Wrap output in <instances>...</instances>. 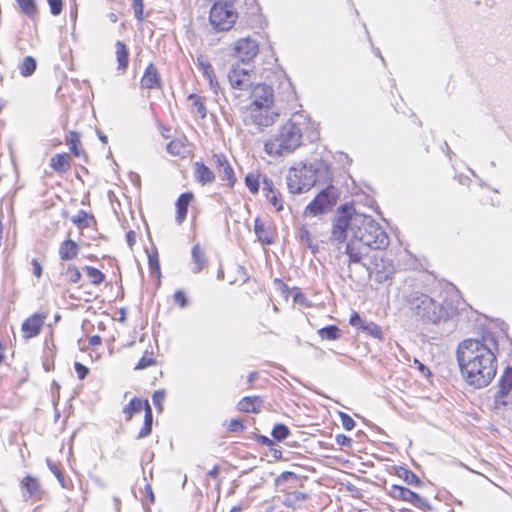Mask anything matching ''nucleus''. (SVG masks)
Returning a JSON list of instances; mask_svg holds the SVG:
<instances>
[{
	"label": "nucleus",
	"instance_id": "6",
	"mask_svg": "<svg viewBox=\"0 0 512 512\" xmlns=\"http://www.w3.org/2000/svg\"><path fill=\"white\" fill-rule=\"evenodd\" d=\"M339 199L338 189L334 185H328L322 189L312 201L305 207V217H317L324 215L335 207Z\"/></svg>",
	"mask_w": 512,
	"mask_h": 512
},
{
	"label": "nucleus",
	"instance_id": "43",
	"mask_svg": "<svg viewBox=\"0 0 512 512\" xmlns=\"http://www.w3.org/2000/svg\"><path fill=\"white\" fill-rule=\"evenodd\" d=\"M263 177H261L260 173H248L245 176V184L250 191L251 194H257L260 188V182H262Z\"/></svg>",
	"mask_w": 512,
	"mask_h": 512
},
{
	"label": "nucleus",
	"instance_id": "27",
	"mask_svg": "<svg viewBox=\"0 0 512 512\" xmlns=\"http://www.w3.org/2000/svg\"><path fill=\"white\" fill-rule=\"evenodd\" d=\"M262 404L260 396H246L238 402L237 407L241 412L257 414L261 411Z\"/></svg>",
	"mask_w": 512,
	"mask_h": 512
},
{
	"label": "nucleus",
	"instance_id": "5",
	"mask_svg": "<svg viewBox=\"0 0 512 512\" xmlns=\"http://www.w3.org/2000/svg\"><path fill=\"white\" fill-rule=\"evenodd\" d=\"M236 0H216L209 11V23L216 32L230 31L238 21Z\"/></svg>",
	"mask_w": 512,
	"mask_h": 512
},
{
	"label": "nucleus",
	"instance_id": "64",
	"mask_svg": "<svg viewBox=\"0 0 512 512\" xmlns=\"http://www.w3.org/2000/svg\"><path fill=\"white\" fill-rule=\"evenodd\" d=\"M127 244L132 248L136 243V233L132 230L128 231L125 235Z\"/></svg>",
	"mask_w": 512,
	"mask_h": 512
},
{
	"label": "nucleus",
	"instance_id": "4",
	"mask_svg": "<svg viewBox=\"0 0 512 512\" xmlns=\"http://www.w3.org/2000/svg\"><path fill=\"white\" fill-rule=\"evenodd\" d=\"M276 97L280 101L296 99L295 87L282 70H271L263 82L251 86L248 105L274 106Z\"/></svg>",
	"mask_w": 512,
	"mask_h": 512
},
{
	"label": "nucleus",
	"instance_id": "53",
	"mask_svg": "<svg viewBox=\"0 0 512 512\" xmlns=\"http://www.w3.org/2000/svg\"><path fill=\"white\" fill-rule=\"evenodd\" d=\"M225 426L227 430L232 433L242 432L245 429L243 421L239 418L230 419L225 423Z\"/></svg>",
	"mask_w": 512,
	"mask_h": 512
},
{
	"label": "nucleus",
	"instance_id": "24",
	"mask_svg": "<svg viewBox=\"0 0 512 512\" xmlns=\"http://www.w3.org/2000/svg\"><path fill=\"white\" fill-rule=\"evenodd\" d=\"M193 174L195 180L201 185H207L215 181V173L202 161H196L193 164Z\"/></svg>",
	"mask_w": 512,
	"mask_h": 512
},
{
	"label": "nucleus",
	"instance_id": "32",
	"mask_svg": "<svg viewBox=\"0 0 512 512\" xmlns=\"http://www.w3.org/2000/svg\"><path fill=\"white\" fill-rule=\"evenodd\" d=\"M72 223L76 225L80 230L95 226L96 225V219L94 215L90 212H87L85 210H80L77 215L72 217L71 219Z\"/></svg>",
	"mask_w": 512,
	"mask_h": 512
},
{
	"label": "nucleus",
	"instance_id": "20",
	"mask_svg": "<svg viewBox=\"0 0 512 512\" xmlns=\"http://www.w3.org/2000/svg\"><path fill=\"white\" fill-rule=\"evenodd\" d=\"M262 184V191L266 200L277 212L282 211L285 201L279 189L274 185L273 181L268 179L266 176H263Z\"/></svg>",
	"mask_w": 512,
	"mask_h": 512
},
{
	"label": "nucleus",
	"instance_id": "7",
	"mask_svg": "<svg viewBox=\"0 0 512 512\" xmlns=\"http://www.w3.org/2000/svg\"><path fill=\"white\" fill-rule=\"evenodd\" d=\"M415 312L426 323L437 324L449 318L447 307L427 295L417 299Z\"/></svg>",
	"mask_w": 512,
	"mask_h": 512
},
{
	"label": "nucleus",
	"instance_id": "49",
	"mask_svg": "<svg viewBox=\"0 0 512 512\" xmlns=\"http://www.w3.org/2000/svg\"><path fill=\"white\" fill-rule=\"evenodd\" d=\"M290 434L289 428L284 424H277L272 429V436L277 441L286 439Z\"/></svg>",
	"mask_w": 512,
	"mask_h": 512
},
{
	"label": "nucleus",
	"instance_id": "38",
	"mask_svg": "<svg viewBox=\"0 0 512 512\" xmlns=\"http://www.w3.org/2000/svg\"><path fill=\"white\" fill-rule=\"evenodd\" d=\"M83 270L92 285L99 286L105 281V274L99 269L93 266H85Z\"/></svg>",
	"mask_w": 512,
	"mask_h": 512
},
{
	"label": "nucleus",
	"instance_id": "62",
	"mask_svg": "<svg viewBox=\"0 0 512 512\" xmlns=\"http://www.w3.org/2000/svg\"><path fill=\"white\" fill-rule=\"evenodd\" d=\"M414 364L416 366V368L425 376V377H429L431 376V371L429 370L428 367H426L423 363H421L419 360L415 359L414 360Z\"/></svg>",
	"mask_w": 512,
	"mask_h": 512
},
{
	"label": "nucleus",
	"instance_id": "45",
	"mask_svg": "<svg viewBox=\"0 0 512 512\" xmlns=\"http://www.w3.org/2000/svg\"><path fill=\"white\" fill-rule=\"evenodd\" d=\"M499 391L510 393L512 390V368L504 370L503 374L499 379Z\"/></svg>",
	"mask_w": 512,
	"mask_h": 512
},
{
	"label": "nucleus",
	"instance_id": "52",
	"mask_svg": "<svg viewBox=\"0 0 512 512\" xmlns=\"http://www.w3.org/2000/svg\"><path fill=\"white\" fill-rule=\"evenodd\" d=\"M299 239L301 240V242L306 243L308 247H310V248L313 247V244H312L313 235L306 225H302L299 228Z\"/></svg>",
	"mask_w": 512,
	"mask_h": 512
},
{
	"label": "nucleus",
	"instance_id": "37",
	"mask_svg": "<svg viewBox=\"0 0 512 512\" xmlns=\"http://www.w3.org/2000/svg\"><path fill=\"white\" fill-rule=\"evenodd\" d=\"M37 68V62L34 57L26 56L18 65L19 73L22 77H30Z\"/></svg>",
	"mask_w": 512,
	"mask_h": 512
},
{
	"label": "nucleus",
	"instance_id": "31",
	"mask_svg": "<svg viewBox=\"0 0 512 512\" xmlns=\"http://www.w3.org/2000/svg\"><path fill=\"white\" fill-rule=\"evenodd\" d=\"M115 49L116 60L118 63L117 69L125 71L129 65V50L121 41H117L115 43Z\"/></svg>",
	"mask_w": 512,
	"mask_h": 512
},
{
	"label": "nucleus",
	"instance_id": "14",
	"mask_svg": "<svg viewBox=\"0 0 512 512\" xmlns=\"http://www.w3.org/2000/svg\"><path fill=\"white\" fill-rule=\"evenodd\" d=\"M47 318L46 312H35L28 316L21 325L22 337L25 340L37 337L43 330Z\"/></svg>",
	"mask_w": 512,
	"mask_h": 512
},
{
	"label": "nucleus",
	"instance_id": "23",
	"mask_svg": "<svg viewBox=\"0 0 512 512\" xmlns=\"http://www.w3.org/2000/svg\"><path fill=\"white\" fill-rule=\"evenodd\" d=\"M474 200L483 207H494L497 205V192L487 186L479 185L473 191Z\"/></svg>",
	"mask_w": 512,
	"mask_h": 512
},
{
	"label": "nucleus",
	"instance_id": "44",
	"mask_svg": "<svg viewBox=\"0 0 512 512\" xmlns=\"http://www.w3.org/2000/svg\"><path fill=\"white\" fill-rule=\"evenodd\" d=\"M82 351H95L102 344V339L98 335L87 336L79 341Z\"/></svg>",
	"mask_w": 512,
	"mask_h": 512
},
{
	"label": "nucleus",
	"instance_id": "58",
	"mask_svg": "<svg viewBox=\"0 0 512 512\" xmlns=\"http://www.w3.org/2000/svg\"><path fill=\"white\" fill-rule=\"evenodd\" d=\"M349 324L362 330L363 326L366 324V321L361 318L358 312H353L350 316Z\"/></svg>",
	"mask_w": 512,
	"mask_h": 512
},
{
	"label": "nucleus",
	"instance_id": "51",
	"mask_svg": "<svg viewBox=\"0 0 512 512\" xmlns=\"http://www.w3.org/2000/svg\"><path fill=\"white\" fill-rule=\"evenodd\" d=\"M172 300L175 305L180 308H185L188 305V298L185 291L179 289L176 290L172 295Z\"/></svg>",
	"mask_w": 512,
	"mask_h": 512
},
{
	"label": "nucleus",
	"instance_id": "48",
	"mask_svg": "<svg viewBox=\"0 0 512 512\" xmlns=\"http://www.w3.org/2000/svg\"><path fill=\"white\" fill-rule=\"evenodd\" d=\"M148 267L152 274H154L156 277L160 276V263L157 251H151L148 253Z\"/></svg>",
	"mask_w": 512,
	"mask_h": 512
},
{
	"label": "nucleus",
	"instance_id": "18",
	"mask_svg": "<svg viewBox=\"0 0 512 512\" xmlns=\"http://www.w3.org/2000/svg\"><path fill=\"white\" fill-rule=\"evenodd\" d=\"M163 82L161 74L154 63H149L140 79V89L147 91L162 90Z\"/></svg>",
	"mask_w": 512,
	"mask_h": 512
},
{
	"label": "nucleus",
	"instance_id": "16",
	"mask_svg": "<svg viewBox=\"0 0 512 512\" xmlns=\"http://www.w3.org/2000/svg\"><path fill=\"white\" fill-rule=\"evenodd\" d=\"M211 160L220 175L222 181H225L227 186L233 188L237 182L235 172L229 163L224 153H212Z\"/></svg>",
	"mask_w": 512,
	"mask_h": 512
},
{
	"label": "nucleus",
	"instance_id": "30",
	"mask_svg": "<svg viewBox=\"0 0 512 512\" xmlns=\"http://www.w3.org/2000/svg\"><path fill=\"white\" fill-rule=\"evenodd\" d=\"M393 469L394 474L402 479L406 484L414 487H420L422 485V481L413 471L402 466H396L393 467Z\"/></svg>",
	"mask_w": 512,
	"mask_h": 512
},
{
	"label": "nucleus",
	"instance_id": "29",
	"mask_svg": "<svg viewBox=\"0 0 512 512\" xmlns=\"http://www.w3.org/2000/svg\"><path fill=\"white\" fill-rule=\"evenodd\" d=\"M308 499V495L300 491H290L285 493L283 505L287 508L297 510Z\"/></svg>",
	"mask_w": 512,
	"mask_h": 512
},
{
	"label": "nucleus",
	"instance_id": "25",
	"mask_svg": "<svg viewBox=\"0 0 512 512\" xmlns=\"http://www.w3.org/2000/svg\"><path fill=\"white\" fill-rule=\"evenodd\" d=\"M49 165L55 173L63 175L71 169L72 158L65 152L57 153L50 158Z\"/></svg>",
	"mask_w": 512,
	"mask_h": 512
},
{
	"label": "nucleus",
	"instance_id": "56",
	"mask_svg": "<svg viewBox=\"0 0 512 512\" xmlns=\"http://www.w3.org/2000/svg\"><path fill=\"white\" fill-rule=\"evenodd\" d=\"M339 416H340L341 424L345 430L350 431L355 427V421L353 420V418L350 415H348L344 412H341Z\"/></svg>",
	"mask_w": 512,
	"mask_h": 512
},
{
	"label": "nucleus",
	"instance_id": "46",
	"mask_svg": "<svg viewBox=\"0 0 512 512\" xmlns=\"http://www.w3.org/2000/svg\"><path fill=\"white\" fill-rule=\"evenodd\" d=\"M46 464L50 471L53 473V475L57 478L60 486L62 488H67V481L65 479V476L63 474L62 468L60 464H56L50 459L46 460Z\"/></svg>",
	"mask_w": 512,
	"mask_h": 512
},
{
	"label": "nucleus",
	"instance_id": "19",
	"mask_svg": "<svg viewBox=\"0 0 512 512\" xmlns=\"http://www.w3.org/2000/svg\"><path fill=\"white\" fill-rule=\"evenodd\" d=\"M254 232L258 241L263 245H272L277 239L276 226L269 221L256 218L254 221Z\"/></svg>",
	"mask_w": 512,
	"mask_h": 512
},
{
	"label": "nucleus",
	"instance_id": "55",
	"mask_svg": "<svg viewBox=\"0 0 512 512\" xmlns=\"http://www.w3.org/2000/svg\"><path fill=\"white\" fill-rule=\"evenodd\" d=\"M132 8L134 10V15H135L136 19L139 20V21H143V19H144V15H143V10H144L143 0H132Z\"/></svg>",
	"mask_w": 512,
	"mask_h": 512
},
{
	"label": "nucleus",
	"instance_id": "2",
	"mask_svg": "<svg viewBox=\"0 0 512 512\" xmlns=\"http://www.w3.org/2000/svg\"><path fill=\"white\" fill-rule=\"evenodd\" d=\"M498 341L491 332L461 341L456 359L466 384L475 389L488 386L497 373Z\"/></svg>",
	"mask_w": 512,
	"mask_h": 512
},
{
	"label": "nucleus",
	"instance_id": "54",
	"mask_svg": "<svg viewBox=\"0 0 512 512\" xmlns=\"http://www.w3.org/2000/svg\"><path fill=\"white\" fill-rule=\"evenodd\" d=\"M47 3L50 8V13L53 16H58L64 7V1L63 0H47Z\"/></svg>",
	"mask_w": 512,
	"mask_h": 512
},
{
	"label": "nucleus",
	"instance_id": "50",
	"mask_svg": "<svg viewBox=\"0 0 512 512\" xmlns=\"http://www.w3.org/2000/svg\"><path fill=\"white\" fill-rule=\"evenodd\" d=\"M291 292L293 293V302L305 307H310V302L308 301L305 294L300 290L298 287H293L291 289Z\"/></svg>",
	"mask_w": 512,
	"mask_h": 512
},
{
	"label": "nucleus",
	"instance_id": "41",
	"mask_svg": "<svg viewBox=\"0 0 512 512\" xmlns=\"http://www.w3.org/2000/svg\"><path fill=\"white\" fill-rule=\"evenodd\" d=\"M20 11L30 18H35L38 9L35 0H16Z\"/></svg>",
	"mask_w": 512,
	"mask_h": 512
},
{
	"label": "nucleus",
	"instance_id": "9",
	"mask_svg": "<svg viewBox=\"0 0 512 512\" xmlns=\"http://www.w3.org/2000/svg\"><path fill=\"white\" fill-rule=\"evenodd\" d=\"M360 215L355 213L351 205L345 204L339 207L331 229L332 239L340 243L344 242L347 238L348 230L350 229L352 233L355 230L354 218Z\"/></svg>",
	"mask_w": 512,
	"mask_h": 512
},
{
	"label": "nucleus",
	"instance_id": "57",
	"mask_svg": "<svg viewBox=\"0 0 512 512\" xmlns=\"http://www.w3.org/2000/svg\"><path fill=\"white\" fill-rule=\"evenodd\" d=\"M165 399V392L162 390L155 391L152 395V400L155 407L161 412L163 410V402Z\"/></svg>",
	"mask_w": 512,
	"mask_h": 512
},
{
	"label": "nucleus",
	"instance_id": "3",
	"mask_svg": "<svg viewBox=\"0 0 512 512\" xmlns=\"http://www.w3.org/2000/svg\"><path fill=\"white\" fill-rule=\"evenodd\" d=\"M319 136L318 124L304 113H295L264 143V151L271 157H281L298 149L303 139L310 141Z\"/></svg>",
	"mask_w": 512,
	"mask_h": 512
},
{
	"label": "nucleus",
	"instance_id": "47",
	"mask_svg": "<svg viewBox=\"0 0 512 512\" xmlns=\"http://www.w3.org/2000/svg\"><path fill=\"white\" fill-rule=\"evenodd\" d=\"M361 331L375 339H378V340L383 339L382 328L374 322H366V324L363 326V329Z\"/></svg>",
	"mask_w": 512,
	"mask_h": 512
},
{
	"label": "nucleus",
	"instance_id": "33",
	"mask_svg": "<svg viewBox=\"0 0 512 512\" xmlns=\"http://www.w3.org/2000/svg\"><path fill=\"white\" fill-rule=\"evenodd\" d=\"M188 100L190 101L191 112L202 119L205 118L207 115L205 99L198 94L192 93L188 96Z\"/></svg>",
	"mask_w": 512,
	"mask_h": 512
},
{
	"label": "nucleus",
	"instance_id": "11",
	"mask_svg": "<svg viewBox=\"0 0 512 512\" xmlns=\"http://www.w3.org/2000/svg\"><path fill=\"white\" fill-rule=\"evenodd\" d=\"M245 111L249 123L260 131L274 125L279 118V112L275 110L274 106L247 105Z\"/></svg>",
	"mask_w": 512,
	"mask_h": 512
},
{
	"label": "nucleus",
	"instance_id": "1",
	"mask_svg": "<svg viewBox=\"0 0 512 512\" xmlns=\"http://www.w3.org/2000/svg\"><path fill=\"white\" fill-rule=\"evenodd\" d=\"M353 239L346 246L350 263H364L378 279L385 280L394 272L391 253L387 251L389 236L382 226L372 217L366 215L354 218Z\"/></svg>",
	"mask_w": 512,
	"mask_h": 512
},
{
	"label": "nucleus",
	"instance_id": "13",
	"mask_svg": "<svg viewBox=\"0 0 512 512\" xmlns=\"http://www.w3.org/2000/svg\"><path fill=\"white\" fill-rule=\"evenodd\" d=\"M259 44L251 37L238 39L233 45V56L242 63L252 62L259 54Z\"/></svg>",
	"mask_w": 512,
	"mask_h": 512
},
{
	"label": "nucleus",
	"instance_id": "21",
	"mask_svg": "<svg viewBox=\"0 0 512 512\" xmlns=\"http://www.w3.org/2000/svg\"><path fill=\"white\" fill-rule=\"evenodd\" d=\"M20 487L25 491V497L34 500H41L44 493L39 479L32 475H26L20 481Z\"/></svg>",
	"mask_w": 512,
	"mask_h": 512
},
{
	"label": "nucleus",
	"instance_id": "59",
	"mask_svg": "<svg viewBox=\"0 0 512 512\" xmlns=\"http://www.w3.org/2000/svg\"><path fill=\"white\" fill-rule=\"evenodd\" d=\"M74 369L80 380H83L89 373V369L80 362H75Z\"/></svg>",
	"mask_w": 512,
	"mask_h": 512
},
{
	"label": "nucleus",
	"instance_id": "15",
	"mask_svg": "<svg viewBox=\"0 0 512 512\" xmlns=\"http://www.w3.org/2000/svg\"><path fill=\"white\" fill-rule=\"evenodd\" d=\"M252 69H245L234 64L228 72V80L233 89L246 90L252 86Z\"/></svg>",
	"mask_w": 512,
	"mask_h": 512
},
{
	"label": "nucleus",
	"instance_id": "10",
	"mask_svg": "<svg viewBox=\"0 0 512 512\" xmlns=\"http://www.w3.org/2000/svg\"><path fill=\"white\" fill-rule=\"evenodd\" d=\"M316 182L314 171L311 167L302 165L293 167L287 176L288 190L293 194H300L308 191Z\"/></svg>",
	"mask_w": 512,
	"mask_h": 512
},
{
	"label": "nucleus",
	"instance_id": "61",
	"mask_svg": "<svg viewBox=\"0 0 512 512\" xmlns=\"http://www.w3.org/2000/svg\"><path fill=\"white\" fill-rule=\"evenodd\" d=\"M32 271L36 278H40L42 276V266L41 263L37 259H32L31 261Z\"/></svg>",
	"mask_w": 512,
	"mask_h": 512
},
{
	"label": "nucleus",
	"instance_id": "17",
	"mask_svg": "<svg viewBox=\"0 0 512 512\" xmlns=\"http://www.w3.org/2000/svg\"><path fill=\"white\" fill-rule=\"evenodd\" d=\"M142 344L143 343L140 342L136 347L137 351L141 353V357L133 367L135 371H142L159 365L158 347L149 344L146 348H143Z\"/></svg>",
	"mask_w": 512,
	"mask_h": 512
},
{
	"label": "nucleus",
	"instance_id": "63",
	"mask_svg": "<svg viewBox=\"0 0 512 512\" xmlns=\"http://www.w3.org/2000/svg\"><path fill=\"white\" fill-rule=\"evenodd\" d=\"M256 441H257V443L267 446V447H272L274 445V442L272 439H270L267 436H263V435L257 436Z\"/></svg>",
	"mask_w": 512,
	"mask_h": 512
},
{
	"label": "nucleus",
	"instance_id": "40",
	"mask_svg": "<svg viewBox=\"0 0 512 512\" xmlns=\"http://www.w3.org/2000/svg\"><path fill=\"white\" fill-rule=\"evenodd\" d=\"M62 276L68 284H76L82 277L79 268L73 264L67 265L65 270L62 272Z\"/></svg>",
	"mask_w": 512,
	"mask_h": 512
},
{
	"label": "nucleus",
	"instance_id": "42",
	"mask_svg": "<svg viewBox=\"0 0 512 512\" xmlns=\"http://www.w3.org/2000/svg\"><path fill=\"white\" fill-rule=\"evenodd\" d=\"M318 335L322 340H337L340 338V329L336 325H329L318 330Z\"/></svg>",
	"mask_w": 512,
	"mask_h": 512
},
{
	"label": "nucleus",
	"instance_id": "12",
	"mask_svg": "<svg viewBox=\"0 0 512 512\" xmlns=\"http://www.w3.org/2000/svg\"><path fill=\"white\" fill-rule=\"evenodd\" d=\"M388 495L394 500L410 503L423 512H428L432 509L431 504L426 498L401 485H391Z\"/></svg>",
	"mask_w": 512,
	"mask_h": 512
},
{
	"label": "nucleus",
	"instance_id": "28",
	"mask_svg": "<svg viewBox=\"0 0 512 512\" xmlns=\"http://www.w3.org/2000/svg\"><path fill=\"white\" fill-rule=\"evenodd\" d=\"M167 151L170 155L185 158L189 152L186 137L175 138L167 144Z\"/></svg>",
	"mask_w": 512,
	"mask_h": 512
},
{
	"label": "nucleus",
	"instance_id": "60",
	"mask_svg": "<svg viewBox=\"0 0 512 512\" xmlns=\"http://www.w3.org/2000/svg\"><path fill=\"white\" fill-rule=\"evenodd\" d=\"M335 440L338 445L347 446V447L351 446V442H352L351 438L344 434L336 435Z\"/></svg>",
	"mask_w": 512,
	"mask_h": 512
},
{
	"label": "nucleus",
	"instance_id": "35",
	"mask_svg": "<svg viewBox=\"0 0 512 512\" xmlns=\"http://www.w3.org/2000/svg\"><path fill=\"white\" fill-rule=\"evenodd\" d=\"M198 66L202 72V75L208 80L210 87L213 88L215 92H217L219 83L217 81L213 66L207 61H199Z\"/></svg>",
	"mask_w": 512,
	"mask_h": 512
},
{
	"label": "nucleus",
	"instance_id": "26",
	"mask_svg": "<svg viewBox=\"0 0 512 512\" xmlns=\"http://www.w3.org/2000/svg\"><path fill=\"white\" fill-rule=\"evenodd\" d=\"M80 246L71 238L63 240L58 248V254L61 261H71L78 257Z\"/></svg>",
	"mask_w": 512,
	"mask_h": 512
},
{
	"label": "nucleus",
	"instance_id": "39",
	"mask_svg": "<svg viewBox=\"0 0 512 512\" xmlns=\"http://www.w3.org/2000/svg\"><path fill=\"white\" fill-rule=\"evenodd\" d=\"M512 404V395L510 393L497 391L494 399L493 409L496 411L504 410Z\"/></svg>",
	"mask_w": 512,
	"mask_h": 512
},
{
	"label": "nucleus",
	"instance_id": "8",
	"mask_svg": "<svg viewBox=\"0 0 512 512\" xmlns=\"http://www.w3.org/2000/svg\"><path fill=\"white\" fill-rule=\"evenodd\" d=\"M144 411V422L137 435L138 439L149 436L152 432L153 413L149 401L144 398L133 397L127 405L123 407V414L126 421H130L135 414Z\"/></svg>",
	"mask_w": 512,
	"mask_h": 512
},
{
	"label": "nucleus",
	"instance_id": "36",
	"mask_svg": "<svg viewBox=\"0 0 512 512\" xmlns=\"http://www.w3.org/2000/svg\"><path fill=\"white\" fill-rule=\"evenodd\" d=\"M192 260L195 272H200L207 265L205 252L199 244L194 245L192 248Z\"/></svg>",
	"mask_w": 512,
	"mask_h": 512
},
{
	"label": "nucleus",
	"instance_id": "34",
	"mask_svg": "<svg viewBox=\"0 0 512 512\" xmlns=\"http://www.w3.org/2000/svg\"><path fill=\"white\" fill-rule=\"evenodd\" d=\"M66 144L69 146L70 152L75 157H80L84 154L82 148L80 135L76 131H70L66 137Z\"/></svg>",
	"mask_w": 512,
	"mask_h": 512
},
{
	"label": "nucleus",
	"instance_id": "22",
	"mask_svg": "<svg viewBox=\"0 0 512 512\" xmlns=\"http://www.w3.org/2000/svg\"><path fill=\"white\" fill-rule=\"evenodd\" d=\"M195 195L193 192L188 191L179 195L175 202V220L180 225L182 224L188 213V207L194 202Z\"/></svg>",
	"mask_w": 512,
	"mask_h": 512
}]
</instances>
